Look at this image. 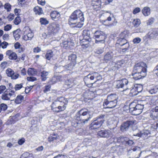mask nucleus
<instances>
[{"mask_svg": "<svg viewBox=\"0 0 158 158\" xmlns=\"http://www.w3.org/2000/svg\"><path fill=\"white\" fill-rule=\"evenodd\" d=\"M84 20V15L79 10L74 11L69 19V24L72 27L81 28L83 25Z\"/></svg>", "mask_w": 158, "mask_h": 158, "instance_id": "f257e3e1", "label": "nucleus"}, {"mask_svg": "<svg viewBox=\"0 0 158 158\" xmlns=\"http://www.w3.org/2000/svg\"><path fill=\"white\" fill-rule=\"evenodd\" d=\"M92 117L90 111L87 109H82L76 113L75 118L77 121V124L81 123L83 125L87 123Z\"/></svg>", "mask_w": 158, "mask_h": 158, "instance_id": "f03ea898", "label": "nucleus"}, {"mask_svg": "<svg viewBox=\"0 0 158 158\" xmlns=\"http://www.w3.org/2000/svg\"><path fill=\"white\" fill-rule=\"evenodd\" d=\"M117 96L115 94H111L108 95L106 99L105 100L103 106L105 108H112L117 105Z\"/></svg>", "mask_w": 158, "mask_h": 158, "instance_id": "7ed1b4c3", "label": "nucleus"}, {"mask_svg": "<svg viewBox=\"0 0 158 158\" xmlns=\"http://www.w3.org/2000/svg\"><path fill=\"white\" fill-rule=\"evenodd\" d=\"M94 37L95 39V43L104 44L107 38V35L104 32L98 30L94 32Z\"/></svg>", "mask_w": 158, "mask_h": 158, "instance_id": "20e7f679", "label": "nucleus"}, {"mask_svg": "<svg viewBox=\"0 0 158 158\" xmlns=\"http://www.w3.org/2000/svg\"><path fill=\"white\" fill-rule=\"evenodd\" d=\"M104 117L105 115H102L95 118L91 124V129H96L101 127L104 121Z\"/></svg>", "mask_w": 158, "mask_h": 158, "instance_id": "39448f33", "label": "nucleus"}, {"mask_svg": "<svg viewBox=\"0 0 158 158\" xmlns=\"http://www.w3.org/2000/svg\"><path fill=\"white\" fill-rule=\"evenodd\" d=\"M147 64L143 62H141L136 64L134 66L133 72H138L141 73L142 72H144L147 75Z\"/></svg>", "mask_w": 158, "mask_h": 158, "instance_id": "423d86ee", "label": "nucleus"}, {"mask_svg": "<svg viewBox=\"0 0 158 158\" xmlns=\"http://www.w3.org/2000/svg\"><path fill=\"white\" fill-rule=\"evenodd\" d=\"M61 103H59L57 101H55L53 102L51 105L52 109L53 111L56 112H59L64 110L66 108V106L64 105L61 106Z\"/></svg>", "mask_w": 158, "mask_h": 158, "instance_id": "0eeeda50", "label": "nucleus"}, {"mask_svg": "<svg viewBox=\"0 0 158 158\" xmlns=\"http://www.w3.org/2000/svg\"><path fill=\"white\" fill-rule=\"evenodd\" d=\"M60 25L55 23L50 24L48 27V34L50 35H54L60 29Z\"/></svg>", "mask_w": 158, "mask_h": 158, "instance_id": "6e6552de", "label": "nucleus"}, {"mask_svg": "<svg viewBox=\"0 0 158 158\" xmlns=\"http://www.w3.org/2000/svg\"><path fill=\"white\" fill-rule=\"evenodd\" d=\"M77 56L76 55L72 54L69 56V60L70 61L69 63L66 65V69L70 70L73 69L76 64Z\"/></svg>", "mask_w": 158, "mask_h": 158, "instance_id": "1a4fd4ad", "label": "nucleus"}, {"mask_svg": "<svg viewBox=\"0 0 158 158\" xmlns=\"http://www.w3.org/2000/svg\"><path fill=\"white\" fill-rule=\"evenodd\" d=\"M128 81L126 78H123L121 80L117 81L116 82V87L118 88H123V91L128 89Z\"/></svg>", "mask_w": 158, "mask_h": 158, "instance_id": "9d476101", "label": "nucleus"}, {"mask_svg": "<svg viewBox=\"0 0 158 158\" xmlns=\"http://www.w3.org/2000/svg\"><path fill=\"white\" fill-rule=\"evenodd\" d=\"M83 35L84 39L81 40L82 42H84L86 41L87 43L86 44H82L81 45L82 46H85L87 47L88 46V44L89 41H91V39L90 38V31L88 30H84L82 33Z\"/></svg>", "mask_w": 158, "mask_h": 158, "instance_id": "9b49d317", "label": "nucleus"}, {"mask_svg": "<svg viewBox=\"0 0 158 158\" xmlns=\"http://www.w3.org/2000/svg\"><path fill=\"white\" fill-rule=\"evenodd\" d=\"M136 123V121L135 120L127 121L122 124L120 126V130L122 132L126 131L128 130L130 127Z\"/></svg>", "mask_w": 158, "mask_h": 158, "instance_id": "f8f14e48", "label": "nucleus"}, {"mask_svg": "<svg viewBox=\"0 0 158 158\" xmlns=\"http://www.w3.org/2000/svg\"><path fill=\"white\" fill-rule=\"evenodd\" d=\"M23 30L24 33L23 39L26 41L31 40L34 36V33L28 27L24 28Z\"/></svg>", "mask_w": 158, "mask_h": 158, "instance_id": "ddd939ff", "label": "nucleus"}, {"mask_svg": "<svg viewBox=\"0 0 158 158\" xmlns=\"http://www.w3.org/2000/svg\"><path fill=\"white\" fill-rule=\"evenodd\" d=\"M12 96H15L14 91L12 90L9 91L8 89H6L2 94L1 98L4 100H9Z\"/></svg>", "mask_w": 158, "mask_h": 158, "instance_id": "4468645a", "label": "nucleus"}, {"mask_svg": "<svg viewBox=\"0 0 158 158\" xmlns=\"http://www.w3.org/2000/svg\"><path fill=\"white\" fill-rule=\"evenodd\" d=\"M94 79L92 74H89L86 76H85L84 78V81L86 85L89 87L92 86L93 84L96 82L95 81L93 82L92 81Z\"/></svg>", "mask_w": 158, "mask_h": 158, "instance_id": "2eb2a0df", "label": "nucleus"}, {"mask_svg": "<svg viewBox=\"0 0 158 158\" xmlns=\"http://www.w3.org/2000/svg\"><path fill=\"white\" fill-rule=\"evenodd\" d=\"M112 135L111 131L109 130H103L98 132V135L100 136L108 138Z\"/></svg>", "mask_w": 158, "mask_h": 158, "instance_id": "dca6fc26", "label": "nucleus"}, {"mask_svg": "<svg viewBox=\"0 0 158 158\" xmlns=\"http://www.w3.org/2000/svg\"><path fill=\"white\" fill-rule=\"evenodd\" d=\"M74 44L73 42H72L70 39H68L67 40L64 41L60 44L61 46L67 49L73 46Z\"/></svg>", "mask_w": 158, "mask_h": 158, "instance_id": "f3484780", "label": "nucleus"}, {"mask_svg": "<svg viewBox=\"0 0 158 158\" xmlns=\"http://www.w3.org/2000/svg\"><path fill=\"white\" fill-rule=\"evenodd\" d=\"M150 116L151 118L154 120H158V106L152 109Z\"/></svg>", "mask_w": 158, "mask_h": 158, "instance_id": "a211bd4d", "label": "nucleus"}, {"mask_svg": "<svg viewBox=\"0 0 158 158\" xmlns=\"http://www.w3.org/2000/svg\"><path fill=\"white\" fill-rule=\"evenodd\" d=\"M117 43L119 44L121 47H123L124 45H125L127 48H129V43L126 39L119 38L117 41Z\"/></svg>", "mask_w": 158, "mask_h": 158, "instance_id": "6ab92c4d", "label": "nucleus"}, {"mask_svg": "<svg viewBox=\"0 0 158 158\" xmlns=\"http://www.w3.org/2000/svg\"><path fill=\"white\" fill-rule=\"evenodd\" d=\"M114 56V54L112 51H110L107 52L104 56V61L106 62L111 61L112 59Z\"/></svg>", "mask_w": 158, "mask_h": 158, "instance_id": "aec40b11", "label": "nucleus"}, {"mask_svg": "<svg viewBox=\"0 0 158 158\" xmlns=\"http://www.w3.org/2000/svg\"><path fill=\"white\" fill-rule=\"evenodd\" d=\"M143 108L144 105L143 104H136L134 115H137L141 114L142 112V110Z\"/></svg>", "mask_w": 158, "mask_h": 158, "instance_id": "412c9836", "label": "nucleus"}, {"mask_svg": "<svg viewBox=\"0 0 158 158\" xmlns=\"http://www.w3.org/2000/svg\"><path fill=\"white\" fill-rule=\"evenodd\" d=\"M146 73L144 72H142L141 73H139L138 72H134L132 73L133 78L135 80H138L146 76Z\"/></svg>", "mask_w": 158, "mask_h": 158, "instance_id": "4be33fe9", "label": "nucleus"}, {"mask_svg": "<svg viewBox=\"0 0 158 158\" xmlns=\"http://www.w3.org/2000/svg\"><path fill=\"white\" fill-rule=\"evenodd\" d=\"M150 132L148 131L144 130L143 131L140 132L136 135H134L141 137H143V138H145L147 137V136H148Z\"/></svg>", "mask_w": 158, "mask_h": 158, "instance_id": "5701e85b", "label": "nucleus"}, {"mask_svg": "<svg viewBox=\"0 0 158 158\" xmlns=\"http://www.w3.org/2000/svg\"><path fill=\"white\" fill-rule=\"evenodd\" d=\"M51 16L53 20L56 21L60 19V15L59 13L55 11L51 13Z\"/></svg>", "mask_w": 158, "mask_h": 158, "instance_id": "b1692460", "label": "nucleus"}, {"mask_svg": "<svg viewBox=\"0 0 158 158\" xmlns=\"http://www.w3.org/2000/svg\"><path fill=\"white\" fill-rule=\"evenodd\" d=\"M158 35V29H154L151 30L148 33L149 37L151 39L154 38Z\"/></svg>", "mask_w": 158, "mask_h": 158, "instance_id": "393cba45", "label": "nucleus"}, {"mask_svg": "<svg viewBox=\"0 0 158 158\" xmlns=\"http://www.w3.org/2000/svg\"><path fill=\"white\" fill-rule=\"evenodd\" d=\"M56 101L58 102H59V103H61L62 104L61 105V106H62L63 105L65 106V105H66L68 102L67 99L65 98L64 97H62L57 98Z\"/></svg>", "mask_w": 158, "mask_h": 158, "instance_id": "a878e982", "label": "nucleus"}, {"mask_svg": "<svg viewBox=\"0 0 158 158\" xmlns=\"http://www.w3.org/2000/svg\"><path fill=\"white\" fill-rule=\"evenodd\" d=\"M108 123L110 129L114 130L117 126V122L116 121L109 119Z\"/></svg>", "mask_w": 158, "mask_h": 158, "instance_id": "bb28decb", "label": "nucleus"}, {"mask_svg": "<svg viewBox=\"0 0 158 158\" xmlns=\"http://www.w3.org/2000/svg\"><path fill=\"white\" fill-rule=\"evenodd\" d=\"M101 2L99 0H92V4L94 9H97L101 6Z\"/></svg>", "mask_w": 158, "mask_h": 158, "instance_id": "cd10ccee", "label": "nucleus"}, {"mask_svg": "<svg viewBox=\"0 0 158 158\" xmlns=\"http://www.w3.org/2000/svg\"><path fill=\"white\" fill-rule=\"evenodd\" d=\"M136 104L134 102L131 103L129 105L130 112L132 114L134 115L135 110L136 107Z\"/></svg>", "mask_w": 158, "mask_h": 158, "instance_id": "c85d7f7f", "label": "nucleus"}, {"mask_svg": "<svg viewBox=\"0 0 158 158\" xmlns=\"http://www.w3.org/2000/svg\"><path fill=\"white\" fill-rule=\"evenodd\" d=\"M158 90V85H155L152 86L148 90L151 94H155L157 92Z\"/></svg>", "mask_w": 158, "mask_h": 158, "instance_id": "c756f323", "label": "nucleus"}, {"mask_svg": "<svg viewBox=\"0 0 158 158\" xmlns=\"http://www.w3.org/2000/svg\"><path fill=\"white\" fill-rule=\"evenodd\" d=\"M127 138L123 136H120L118 137L117 139L118 142L121 143L122 144L126 145V143Z\"/></svg>", "mask_w": 158, "mask_h": 158, "instance_id": "7c9ffc66", "label": "nucleus"}, {"mask_svg": "<svg viewBox=\"0 0 158 158\" xmlns=\"http://www.w3.org/2000/svg\"><path fill=\"white\" fill-rule=\"evenodd\" d=\"M142 13L145 16H147L150 14V9L148 7H144L142 10Z\"/></svg>", "mask_w": 158, "mask_h": 158, "instance_id": "2f4dec72", "label": "nucleus"}, {"mask_svg": "<svg viewBox=\"0 0 158 158\" xmlns=\"http://www.w3.org/2000/svg\"><path fill=\"white\" fill-rule=\"evenodd\" d=\"M66 65L63 66L56 64L54 69L56 73H60L61 72V71H62V70H63L64 68L66 69Z\"/></svg>", "mask_w": 158, "mask_h": 158, "instance_id": "473e14b6", "label": "nucleus"}, {"mask_svg": "<svg viewBox=\"0 0 158 158\" xmlns=\"http://www.w3.org/2000/svg\"><path fill=\"white\" fill-rule=\"evenodd\" d=\"M129 32L127 31H124L121 32L119 35V38L126 39L128 37Z\"/></svg>", "mask_w": 158, "mask_h": 158, "instance_id": "72a5a7b5", "label": "nucleus"}, {"mask_svg": "<svg viewBox=\"0 0 158 158\" xmlns=\"http://www.w3.org/2000/svg\"><path fill=\"white\" fill-rule=\"evenodd\" d=\"M125 63V60H121L117 61L115 64V67L118 68H120L121 67H123L124 66Z\"/></svg>", "mask_w": 158, "mask_h": 158, "instance_id": "f704fd0d", "label": "nucleus"}, {"mask_svg": "<svg viewBox=\"0 0 158 158\" xmlns=\"http://www.w3.org/2000/svg\"><path fill=\"white\" fill-rule=\"evenodd\" d=\"M34 10L36 14L40 15L43 13V11L42 10V8L38 6L34 7Z\"/></svg>", "mask_w": 158, "mask_h": 158, "instance_id": "c9c22d12", "label": "nucleus"}, {"mask_svg": "<svg viewBox=\"0 0 158 158\" xmlns=\"http://www.w3.org/2000/svg\"><path fill=\"white\" fill-rule=\"evenodd\" d=\"M136 151H137L139 153L138 156L136 158H139L142 152L140 151L139 148H138L137 147H135L133 148H131L128 151L129 153L132 152V151L133 152H135Z\"/></svg>", "mask_w": 158, "mask_h": 158, "instance_id": "e433bc0d", "label": "nucleus"}, {"mask_svg": "<svg viewBox=\"0 0 158 158\" xmlns=\"http://www.w3.org/2000/svg\"><path fill=\"white\" fill-rule=\"evenodd\" d=\"M127 90L129 91V95L130 96H134L138 94L137 91L136 90V88H135V87L131 90H129L128 89Z\"/></svg>", "mask_w": 158, "mask_h": 158, "instance_id": "4c0bfd02", "label": "nucleus"}, {"mask_svg": "<svg viewBox=\"0 0 158 158\" xmlns=\"http://www.w3.org/2000/svg\"><path fill=\"white\" fill-rule=\"evenodd\" d=\"M53 52L51 50H48L45 55V58L47 60H49L53 56Z\"/></svg>", "mask_w": 158, "mask_h": 158, "instance_id": "58836bf2", "label": "nucleus"}, {"mask_svg": "<svg viewBox=\"0 0 158 158\" xmlns=\"http://www.w3.org/2000/svg\"><path fill=\"white\" fill-rule=\"evenodd\" d=\"M41 80L43 81H45L47 78V76L48 74V73L47 71H44L41 73Z\"/></svg>", "mask_w": 158, "mask_h": 158, "instance_id": "ea45409f", "label": "nucleus"}, {"mask_svg": "<svg viewBox=\"0 0 158 158\" xmlns=\"http://www.w3.org/2000/svg\"><path fill=\"white\" fill-rule=\"evenodd\" d=\"M73 85V81L72 79H68L65 81V85H67L68 88H71Z\"/></svg>", "mask_w": 158, "mask_h": 158, "instance_id": "a19ab883", "label": "nucleus"}, {"mask_svg": "<svg viewBox=\"0 0 158 158\" xmlns=\"http://www.w3.org/2000/svg\"><path fill=\"white\" fill-rule=\"evenodd\" d=\"M19 32L20 30L19 29H17L13 31V35L15 40H18L20 38Z\"/></svg>", "mask_w": 158, "mask_h": 158, "instance_id": "79ce46f5", "label": "nucleus"}, {"mask_svg": "<svg viewBox=\"0 0 158 158\" xmlns=\"http://www.w3.org/2000/svg\"><path fill=\"white\" fill-rule=\"evenodd\" d=\"M23 99V96L19 95L17 96L15 100V102L17 104H19L21 103Z\"/></svg>", "mask_w": 158, "mask_h": 158, "instance_id": "37998d69", "label": "nucleus"}, {"mask_svg": "<svg viewBox=\"0 0 158 158\" xmlns=\"http://www.w3.org/2000/svg\"><path fill=\"white\" fill-rule=\"evenodd\" d=\"M132 23L134 26L135 27H138L139 25L140 24L141 21L139 19H134Z\"/></svg>", "mask_w": 158, "mask_h": 158, "instance_id": "c03bdc74", "label": "nucleus"}, {"mask_svg": "<svg viewBox=\"0 0 158 158\" xmlns=\"http://www.w3.org/2000/svg\"><path fill=\"white\" fill-rule=\"evenodd\" d=\"M43 92L45 93H47L51 90V86L50 85H47L43 87Z\"/></svg>", "mask_w": 158, "mask_h": 158, "instance_id": "a18cd8bd", "label": "nucleus"}, {"mask_svg": "<svg viewBox=\"0 0 158 158\" xmlns=\"http://www.w3.org/2000/svg\"><path fill=\"white\" fill-rule=\"evenodd\" d=\"M3 6L7 12H10L11 10V5L9 3H6Z\"/></svg>", "mask_w": 158, "mask_h": 158, "instance_id": "49530a36", "label": "nucleus"}, {"mask_svg": "<svg viewBox=\"0 0 158 158\" xmlns=\"http://www.w3.org/2000/svg\"><path fill=\"white\" fill-rule=\"evenodd\" d=\"M6 73L7 76L11 77L12 75L14 74V71L11 69L8 68L6 70Z\"/></svg>", "mask_w": 158, "mask_h": 158, "instance_id": "de8ad7c7", "label": "nucleus"}, {"mask_svg": "<svg viewBox=\"0 0 158 158\" xmlns=\"http://www.w3.org/2000/svg\"><path fill=\"white\" fill-rule=\"evenodd\" d=\"M17 55L15 52H12L10 54L9 56L10 59L12 60H16L17 58Z\"/></svg>", "mask_w": 158, "mask_h": 158, "instance_id": "09e8293b", "label": "nucleus"}, {"mask_svg": "<svg viewBox=\"0 0 158 158\" xmlns=\"http://www.w3.org/2000/svg\"><path fill=\"white\" fill-rule=\"evenodd\" d=\"M40 22L41 25H46L48 23V21L46 19L41 18L40 19Z\"/></svg>", "mask_w": 158, "mask_h": 158, "instance_id": "8fccbe9b", "label": "nucleus"}, {"mask_svg": "<svg viewBox=\"0 0 158 158\" xmlns=\"http://www.w3.org/2000/svg\"><path fill=\"white\" fill-rule=\"evenodd\" d=\"M57 136L56 135H51L48 138V140L51 142L56 139Z\"/></svg>", "mask_w": 158, "mask_h": 158, "instance_id": "3c124183", "label": "nucleus"}, {"mask_svg": "<svg viewBox=\"0 0 158 158\" xmlns=\"http://www.w3.org/2000/svg\"><path fill=\"white\" fill-rule=\"evenodd\" d=\"M21 22V19L20 17L17 16L14 21V23L16 25H18Z\"/></svg>", "mask_w": 158, "mask_h": 158, "instance_id": "603ef678", "label": "nucleus"}, {"mask_svg": "<svg viewBox=\"0 0 158 158\" xmlns=\"http://www.w3.org/2000/svg\"><path fill=\"white\" fill-rule=\"evenodd\" d=\"M155 20V19L153 18H151L147 21V24L150 25L153 23Z\"/></svg>", "mask_w": 158, "mask_h": 158, "instance_id": "864d4df0", "label": "nucleus"}, {"mask_svg": "<svg viewBox=\"0 0 158 158\" xmlns=\"http://www.w3.org/2000/svg\"><path fill=\"white\" fill-rule=\"evenodd\" d=\"M32 154H30L29 153L26 152L23 153L21 156V158H27V157H30V156H29L30 155H31Z\"/></svg>", "mask_w": 158, "mask_h": 158, "instance_id": "5fc2aeb1", "label": "nucleus"}, {"mask_svg": "<svg viewBox=\"0 0 158 158\" xmlns=\"http://www.w3.org/2000/svg\"><path fill=\"white\" fill-rule=\"evenodd\" d=\"M141 39L139 37H136L133 39V42L135 44H138L141 42Z\"/></svg>", "mask_w": 158, "mask_h": 158, "instance_id": "6e6d98bb", "label": "nucleus"}, {"mask_svg": "<svg viewBox=\"0 0 158 158\" xmlns=\"http://www.w3.org/2000/svg\"><path fill=\"white\" fill-rule=\"evenodd\" d=\"M0 107L1 111L2 110L4 111L6 110L7 109V106L6 104L4 103H2L0 105Z\"/></svg>", "mask_w": 158, "mask_h": 158, "instance_id": "4d7b16f0", "label": "nucleus"}, {"mask_svg": "<svg viewBox=\"0 0 158 158\" xmlns=\"http://www.w3.org/2000/svg\"><path fill=\"white\" fill-rule=\"evenodd\" d=\"M104 52V49L103 48H98L96 50L95 52L98 54H100L103 53Z\"/></svg>", "mask_w": 158, "mask_h": 158, "instance_id": "13d9d810", "label": "nucleus"}, {"mask_svg": "<svg viewBox=\"0 0 158 158\" xmlns=\"http://www.w3.org/2000/svg\"><path fill=\"white\" fill-rule=\"evenodd\" d=\"M23 87L22 84H17L15 85V89L16 91L19 90Z\"/></svg>", "mask_w": 158, "mask_h": 158, "instance_id": "bf43d9fd", "label": "nucleus"}, {"mask_svg": "<svg viewBox=\"0 0 158 158\" xmlns=\"http://www.w3.org/2000/svg\"><path fill=\"white\" fill-rule=\"evenodd\" d=\"M34 69L32 68L28 69L27 71V73L29 75H33L34 74Z\"/></svg>", "mask_w": 158, "mask_h": 158, "instance_id": "052dcab7", "label": "nucleus"}, {"mask_svg": "<svg viewBox=\"0 0 158 158\" xmlns=\"http://www.w3.org/2000/svg\"><path fill=\"white\" fill-rule=\"evenodd\" d=\"M136 88V90L137 91L138 93L140 92L143 89L142 86L140 85H137V86L135 87Z\"/></svg>", "mask_w": 158, "mask_h": 158, "instance_id": "680f3d73", "label": "nucleus"}, {"mask_svg": "<svg viewBox=\"0 0 158 158\" xmlns=\"http://www.w3.org/2000/svg\"><path fill=\"white\" fill-rule=\"evenodd\" d=\"M6 89V87L5 85H2L0 86V94H1L5 92Z\"/></svg>", "mask_w": 158, "mask_h": 158, "instance_id": "e2e57ef3", "label": "nucleus"}, {"mask_svg": "<svg viewBox=\"0 0 158 158\" xmlns=\"http://www.w3.org/2000/svg\"><path fill=\"white\" fill-rule=\"evenodd\" d=\"M15 15L13 14H10L7 17V18L10 21L13 20L14 18Z\"/></svg>", "mask_w": 158, "mask_h": 158, "instance_id": "0e129e2a", "label": "nucleus"}, {"mask_svg": "<svg viewBox=\"0 0 158 158\" xmlns=\"http://www.w3.org/2000/svg\"><path fill=\"white\" fill-rule=\"evenodd\" d=\"M28 81H33L36 80V78L33 77H27V78Z\"/></svg>", "mask_w": 158, "mask_h": 158, "instance_id": "69168bd1", "label": "nucleus"}, {"mask_svg": "<svg viewBox=\"0 0 158 158\" xmlns=\"http://www.w3.org/2000/svg\"><path fill=\"white\" fill-rule=\"evenodd\" d=\"M140 11V9L139 7H136L133 11V14L134 15Z\"/></svg>", "mask_w": 158, "mask_h": 158, "instance_id": "338daca9", "label": "nucleus"}, {"mask_svg": "<svg viewBox=\"0 0 158 158\" xmlns=\"http://www.w3.org/2000/svg\"><path fill=\"white\" fill-rule=\"evenodd\" d=\"M11 28V26L10 25H7L4 27V30L6 31H8Z\"/></svg>", "mask_w": 158, "mask_h": 158, "instance_id": "774afa93", "label": "nucleus"}]
</instances>
